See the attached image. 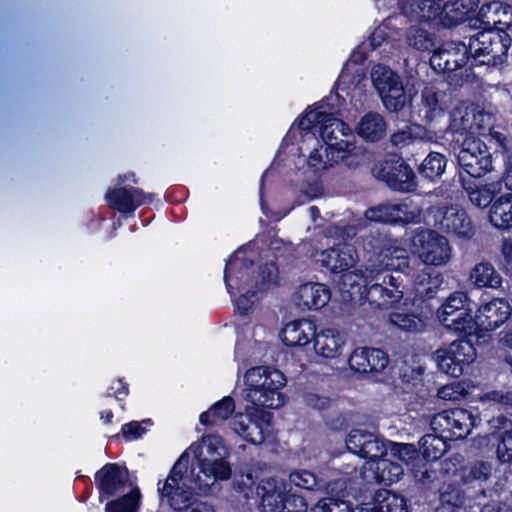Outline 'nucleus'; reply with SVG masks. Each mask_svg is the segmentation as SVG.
<instances>
[{
    "instance_id": "680f3d73",
    "label": "nucleus",
    "mask_w": 512,
    "mask_h": 512,
    "mask_svg": "<svg viewBox=\"0 0 512 512\" xmlns=\"http://www.w3.org/2000/svg\"><path fill=\"white\" fill-rule=\"evenodd\" d=\"M305 402L308 406L317 409L325 410L330 407L331 399L326 396H321L315 393H307L305 395Z\"/></svg>"
},
{
    "instance_id": "a878e982",
    "label": "nucleus",
    "mask_w": 512,
    "mask_h": 512,
    "mask_svg": "<svg viewBox=\"0 0 512 512\" xmlns=\"http://www.w3.org/2000/svg\"><path fill=\"white\" fill-rule=\"evenodd\" d=\"M315 332V325L311 321L299 319L287 323L280 332V338L287 347H303L310 343Z\"/></svg>"
},
{
    "instance_id": "72a5a7b5",
    "label": "nucleus",
    "mask_w": 512,
    "mask_h": 512,
    "mask_svg": "<svg viewBox=\"0 0 512 512\" xmlns=\"http://www.w3.org/2000/svg\"><path fill=\"white\" fill-rule=\"evenodd\" d=\"M489 221L499 230L512 228V192H504L496 198L489 210Z\"/></svg>"
},
{
    "instance_id": "4468645a",
    "label": "nucleus",
    "mask_w": 512,
    "mask_h": 512,
    "mask_svg": "<svg viewBox=\"0 0 512 512\" xmlns=\"http://www.w3.org/2000/svg\"><path fill=\"white\" fill-rule=\"evenodd\" d=\"M473 414L464 408H453L435 414L431 428L435 433H445L449 439H464L474 427Z\"/></svg>"
},
{
    "instance_id": "c85d7f7f",
    "label": "nucleus",
    "mask_w": 512,
    "mask_h": 512,
    "mask_svg": "<svg viewBox=\"0 0 512 512\" xmlns=\"http://www.w3.org/2000/svg\"><path fill=\"white\" fill-rule=\"evenodd\" d=\"M355 131L365 142L377 143L386 136L387 123L381 114L369 111L360 118Z\"/></svg>"
},
{
    "instance_id": "0eeeda50",
    "label": "nucleus",
    "mask_w": 512,
    "mask_h": 512,
    "mask_svg": "<svg viewBox=\"0 0 512 512\" xmlns=\"http://www.w3.org/2000/svg\"><path fill=\"white\" fill-rule=\"evenodd\" d=\"M372 171L377 180L384 182L393 191L411 193L418 188L414 170L398 154H388L374 165Z\"/></svg>"
},
{
    "instance_id": "0e129e2a",
    "label": "nucleus",
    "mask_w": 512,
    "mask_h": 512,
    "mask_svg": "<svg viewBox=\"0 0 512 512\" xmlns=\"http://www.w3.org/2000/svg\"><path fill=\"white\" fill-rule=\"evenodd\" d=\"M496 182L501 183V190L504 192H512V162H509L505 173Z\"/></svg>"
},
{
    "instance_id": "a19ab883",
    "label": "nucleus",
    "mask_w": 512,
    "mask_h": 512,
    "mask_svg": "<svg viewBox=\"0 0 512 512\" xmlns=\"http://www.w3.org/2000/svg\"><path fill=\"white\" fill-rule=\"evenodd\" d=\"M479 3L480 0H447L446 10L452 13L448 18L447 27L464 22L471 13L478 9Z\"/></svg>"
},
{
    "instance_id": "cd10ccee",
    "label": "nucleus",
    "mask_w": 512,
    "mask_h": 512,
    "mask_svg": "<svg viewBox=\"0 0 512 512\" xmlns=\"http://www.w3.org/2000/svg\"><path fill=\"white\" fill-rule=\"evenodd\" d=\"M312 340L315 353L326 359L338 357L346 342L343 334L330 328L315 332Z\"/></svg>"
},
{
    "instance_id": "f3484780",
    "label": "nucleus",
    "mask_w": 512,
    "mask_h": 512,
    "mask_svg": "<svg viewBox=\"0 0 512 512\" xmlns=\"http://www.w3.org/2000/svg\"><path fill=\"white\" fill-rule=\"evenodd\" d=\"M153 198L154 194L145 193L142 189L135 187L111 188L105 195L108 206L126 218L132 216L140 206L150 204Z\"/></svg>"
},
{
    "instance_id": "6e6d98bb",
    "label": "nucleus",
    "mask_w": 512,
    "mask_h": 512,
    "mask_svg": "<svg viewBox=\"0 0 512 512\" xmlns=\"http://www.w3.org/2000/svg\"><path fill=\"white\" fill-rule=\"evenodd\" d=\"M129 384L123 377L117 378L103 394L104 398L114 397L122 410L125 409L124 400L129 395Z\"/></svg>"
},
{
    "instance_id": "f704fd0d",
    "label": "nucleus",
    "mask_w": 512,
    "mask_h": 512,
    "mask_svg": "<svg viewBox=\"0 0 512 512\" xmlns=\"http://www.w3.org/2000/svg\"><path fill=\"white\" fill-rule=\"evenodd\" d=\"M412 12L418 14L419 18L426 22L439 19L447 26L448 18L452 13L446 10V1L443 0H413L410 3Z\"/></svg>"
},
{
    "instance_id": "de8ad7c7",
    "label": "nucleus",
    "mask_w": 512,
    "mask_h": 512,
    "mask_svg": "<svg viewBox=\"0 0 512 512\" xmlns=\"http://www.w3.org/2000/svg\"><path fill=\"white\" fill-rule=\"evenodd\" d=\"M439 501L435 512H462L463 510L464 497L457 488L449 486L447 490L442 491Z\"/></svg>"
},
{
    "instance_id": "37998d69",
    "label": "nucleus",
    "mask_w": 512,
    "mask_h": 512,
    "mask_svg": "<svg viewBox=\"0 0 512 512\" xmlns=\"http://www.w3.org/2000/svg\"><path fill=\"white\" fill-rule=\"evenodd\" d=\"M407 43L409 46L422 52H434L437 50L435 35L420 27L413 26L408 30Z\"/></svg>"
},
{
    "instance_id": "b1692460",
    "label": "nucleus",
    "mask_w": 512,
    "mask_h": 512,
    "mask_svg": "<svg viewBox=\"0 0 512 512\" xmlns=\"http://www.w3.org/2000/svg\"><path fill=\"white\" fill-rule=\"evenodd\" d=\"M287 492V484L283 480L270 477L262 479L257 487L256 494L260 497L262 512H277Z\"/></svg>"
},
{
    "instance_id": "423d86ee",
    "label": "nucleus",
    "mask_w": 512,
    "mask_h": 512,
    "mask_svg": "<svg viewBox=\"0 0 512 512\" xmlns=\"http://www.w3.org/2000/svg\"><path fill=\"white\" fill-rule=\"evenodd\" d=\"M363 248L368 254V261L379 271L404 272L409 268V258L403 255L404 250L379 232L366 236Z\"/></svg>"
},
{
    "instance_id": "ddd939ff",
    "label": "nucleus",
    "mask_w": 512,
    "mask_h": 512,
    "mask_svg": "<svg viewBox=\"0 0 512 512\" xmlns=\"http://www.w3.org/2000/svg\"><path fill=\"white\" fill-rule=\"evenodd\" d=\"M95 486L98 491L99 502L120 496L132 486L129 479V470L125 464L108 462L94 474Z\"/></svg>"
},
{
    "instance_id": "3c124183",
    "label": "nucleus",
    "mask_w": 512,
    "mask_h": 512,
    "mask_svg": "<svg viewBox=\"0 0 512 512\" xmlns=\"http://www.w3.org/2000/svg\"><path fill=\"white\" fill-rule=\"evenodd\" d=\"M493 466L486 461H476L462 475L463 482L470 484L475 481L485 482L492 476Z\"/></svg>"
},
{
    "instance_id": "13d9d810",
    "label": "nucleus",
    "mask_w": 512,
    "mask_h": 512,
    "mask_svg": "<svg viewBox=\"0 0 512 512\" xmlns=\"http://www.w3.org/2000/svg\"><path fill=\"white\" fill-rule=\"evenodd\" d=\"M372 433L360 430V429H353L350 431L346 438V446L347 449L355 454H360V448L364 447L366 442L371 439Z\"/></svg>"
},
{
    "instance_id": "8fccbe9b",
    "label": "nucleus",
    "mask_w": 512,
    "mask_h": 512,
    "mask_svg": "<svg viewBox=\"0 0 512 512\" xmlns=\"http://www.w3.org/2000/svg\"><path fill=\"white\" fill-rule=\"evenodd\" d=\"M349 146L350 144L344 140L336 143H327L325 147L326 161L324 162V168L333 167L340 162H347L350 156Z\"/></svg>"
},
{
    "instance_id": "a211bd4d",
    "label": "nucleus",
    "mask_w": 512,
    "mask_h": 512,
    "mask_svg": "<svg viewBox=\"0 0 512 512\" xmlns=\"http://www.w3.org/2000/svg\"><path fill=\"white\" fill-rule=\"evenodd\" d=\"M512 308L505 298H493L481 305L475 318V333L477 331L490 332L502 326L511 316Z\"/></svg>"
},
{
    "instance_id": "393cba45",
    "label": "nucleus",
    "mask_w": 512,
    "mask_h": 512,
    "mask_svg": "<svg viewBox=\"0 0 512 512\" xmlns=\"http://www.w3.org/2000/svg\"><path fill=\"white\" fill-rule=\"evenodd\" d=\"M354 248L346 243L323 250L318 261L331 273L339 274L349 270L355 263Z\"/></svg>"
},
{
    "instance_id": "2f4dec72",
    "label": "nucleus",
    "mask_w": 512,
    "mask_h": 512,
    "mask_svg": "<svg viewBox=\"0 0 512 512\" xmlns=\"http://www.w3.org/2000/svg\"><path fill=\"white\" fill-rule=\"evenodd\" d=\"M324 99L317 103L314 110H308L301 114L296 120L298 129L305 132H313L314 129L319 128L322 138L326 133L329 126L332 125L334 120L333 113L322 111Z\"/></svg>"
},
{
    "instance_id": "1a4fd4ad",
    "label": "nucleus",
    "mask_w": 512,
    "mask_h": 512,
    "mask_svg": "<svg viewBox=\"0 0 512 512\" xmlns=\"http://www.w3.org/2000/svg\"><path fill=\"white\" fill-rule=\"evenodd\" d=\"M371 80L386 110L398 113L405 107L407 95L402 80L389 66L375 65L371 70Z\"/></svg>"
},
{
    "instance_id": "774afa93",
    "label": "nucleus",
    "mask_w": 512,
    "mask_h": 512,
    "mask_svg": "<svg viewBox=\"0 0 512 512\" xmlns=\"http://www.w3.org/2000/svg\"><path fill=\"white\" fill-rule=\"evenodd\" d=\"M354 512H382V510L379 509L374 499L373 502L361 504Z\"/></svg>"
},
{
    "instance_id": "6e6552de",
    "label": "nucleus",
    "mask_w": 512,
    "mask_h": 512,
    "mask_svg": "<svg viewBox=\"0 0 512 512\" xmlns=\"http://www.w3.org/2000/svg\"><path fill=\"white\" fill-rule=\"evenodd\" d=\"M459 183L478 180L493 169L492 154L480 139L465 140L456 157Z\"/></svg>"
},
{
    "instance_id": "c03bdc74",
    "label": "nucleus",
    "mask_w": 512,
    "mask_h": 512,
    "mask_svg": "<svg viewBox=\"0 0 512 512\" xmlns=\"http://www.w3.org/2000/svg\"><path fill=\"white\" fill-rule=\"evenodd\" d=\"M489 9H493L492 21L491 17L484 22L485 25H491L492 29H501L504 31H512V7L501 2H493L489 5Z\"/></svg>"
},
{
    "instance_id": "e2e57ef3",
    "label": "nucleus",
    "mask_w": 512,
    "mask_h": 512,
    "mask_svg": "<svg viewBox=\"0 0 512 512\" xmlns=\"http://www.w3.org/2000/svg\"><path fill=\"white\" fill-rule=\"evenodd\" d=\"M387 38V34L382 29L376 28L369 36V46L371 50L379 48Z\"/></svg>"
},
{
    "instance_id": "ea45409f",
    "label": "nucleus",
    "mask_w": 512,
    "mask_h": 512,
    "mask_svg": "<svg viewBox=\"0 0 512 512\" xmlns=\"http://www.w3.org/2000/svg\"><path fill=\"white\" fill-rule=\"evenodd\" d=\"M447 162V157L444 154L431 151L419 165L418 173L422 178L430 182H437L444 174Z\"/></svg>"
},
{
    "instance_id": "2eb2a0df",
    "label": "nucleus",
    "mask_w": 512,
    "mask_h": 512,
    "mask_svg": "<svg viewBox=\"0 0 512 512\" xmlns=\"http://www.w3.org/2000/svg\"><path fill=\"white\" fill-rule=\"evenodd\" d=\"M473 52L469 49V42H450L441 48H437L430 58L431 65L438 67L444 73L454 72L465 66L472 65Z\"/></svg>"
},
{
    "instance_id": "7c9ffc66",
    "label": "nucleus",
    "mask_w": 512,
    "mask_h": 512,
    "mask_svg": "<svg viewBox=\"0 0 512 512\" xmlns=\"http://www.w3.org/2000/svg\"><path fill=\"white\" fill-rule=\"evenodd\" d=\"M402 297V290L390 289L383 284L374 283L368 287L365 286L364 298L375 309H390L398 304Z\"/></svg>"
},
{
    "instance_id": "58836bf2",
    "label": "nucleus",
    "mask_w": 512,
    "mask_h": 512,
    "mask_svg": "<svg viewBox=\"0 0 512 512\" xmlns=\"http://www.w3.org/2000/svg\"><path fill=\"white\" fill-rule=\"evenodd\" d=\"M235 410V401L231 396H224L199 416V422L205 427H212L227 420Z\"/></svg>"
},
{
    "instance_id": "79ce46f5",
    "label": "nucleus",
    "mask_w": 512,
    "mask_h": 512,
    "mask_svg": "<svg viewBox=\"0 0 512 512\" xmlns=\"http://www.w3.org/2000/svg\"><path fill=\"white\" fill-rule=\"evenodd\" d=\"M374 498L382 512H409L407 499L401 494L383 490L377 492Z\"/></svg>"
},
{
    "instance_id": "bb28decb",
    "label": "nucleus",
    "mask_w": 512,
    "mask_h": 512,
    "mask_svg": "<svg viewBox=\"0 0 512 512\" xmlns=\"http://www.w3.org/2000/svg\"><path fill=\"white\" fill-rule=\"evenodd\" d=\"M460 185L468 194L471 203L479 208L491 207L496 198L504 193L501 190V183L496 181L479 186L477 180L470 179Z\"/></svg>"
},
{
    "instance_id": "603ef678",
    "label": "nucleus",
    "mask_w": 512,
    "mask_h": 512,
    "mask_svg": "<svg viewBox=\"0 0 512 512\" xmlns=\"http://www.w3.org/2000/svg\"><path fill=\"white\" fill-rule=\"evenodd\" d=\"M377 470H381V473L377 475V478L381 482L396 483L404 475V470L401 464L393 463L392 461L382 459L377 462Z\"/></svg>"
},
{
    "instance_id": "338daca9",
    "label": "nucleus",
    "mask_w": 512,
    "mask_h": 512,
    "mask_svg": "<svg viewBox=\"0 0 512 512\" xmlns=\"http://www.w3.org/2000/svg\"><path fill=\"white\" fill-rule=\"evenodd\" d=\"M185 512H215L212 505L198 501L195 497V500L193 501V504H191L188 508V510H184Z\"/></svg>"
},
{
    "instance_id": "e433bc0d",
    "label": "nucleus",
    "mask_w": 512,
    "mask_h": 512,
    "mask_svg": "<svg viewBox=\"0 0 512 512\" xmlns=\"http://www.w3.org/2000/svg\"><path fill=\"white\" fill-rule=\"evenodd\" d=\"M469 280L479 289H498L503 282L501 274L495 269L494 265L488 261L475 264L470 270Z\"/></svg>"
},
{
    "instance_id": "a18cd8bd",
    "label": "nucleus",
    "mask_w": 512,
    "mask_h": 512,
    "mask_svg": "<svg viewBox=\"0 0 512 512\" xmlns=\"http://www.w3.org/2000/svg\"><path fill=\"white\" fill-rule=\"evenodd\" d=\"M389 322L399 330L408 333L421 332L425 325L420 316L408 312H392L389 315Z\"/></svg>"
},
{
    "instance_id": "5701e85b",
    "label": "nucleus",
    "mask_w": 512,
    "mask_h": 512,
    "mask_svg": "<svg viewBox=\"0 0 512 512\" xmlns=\"http://www.w3.org/2000/svg\"><path fill=\"white\" fill-rule=\"evenodd\" d=\"M330 299V288L318 282L304 283L294 294L295 304L303 310H319L327 305Z\"/></svg>"
},
{
    "instance_id": "7ed1b4c3",
    "label": "nucleus",
    "mask_w": 512,
    "mask_h": 512,
    "mask_svg": "<svg viewBox=\"0 0 512 512\" xmlns=\"http://www.w3.org/2000/svg\"><path fill=\"white\" fill-rule=\"evenodd\" d=\"M490 399L495 414L487 421L489 441L496 445V458L512 465V391H492Z\"/></svg>"
},
{
    "instance_id": "aec40b11",
    "label": "nucleus",
    "mask_w": 512,
    "mask_h": 512,
    "mask_svg": "<svg viewBox=\"0 0 512 512\" xmlns=\"http://www.w3.org/2000/svg\"><path fill=\"white\" fill-rule=\"evenodd\" d=\"M391 454L411 471L413 477L424 484L430 483L435 477V471L424 468L420 448L411 443H392Z\"/></svg>"
},
{
    "instance_id": "6ab92c4d",
    "label": "nucleus",
    "mask_w": 512,
    "mask_h": 512,
    "mask_svg": "<svg viewBox=\"0 0 512 512\" xmlns=\"http://www.w3.org/2000/svg\"><path fill=\"white\" fill-rule=\"evenodd\" d=\"M351 370L358 374H374L382 372L389 364L388 354L379 348H356L348 358Z\"/></svg>"
},
{
    "instance_id": "864d4df0",
    "label": "nucleus",
    "mask_w": 512,
    "mask_h": 512,
    "mask_svg": "<svg viewBox=\"0 0 512 512\" xmlns=\"http://www.w3.org/2000/svg\"><path fill=\"white\" fill-rule=\"evenodd\" d=\"M310 512H354L349 501L327 497L318 501Z\"/></svg>"
},
{
    "instance_id": "473e14b6",
    "label": "nucleus",
    "mask_w": 512,
    "mask_h": 512,
    "mask_svg": "<svg viewBox=\"0 0 512 512\" xmlns=\"http://www.w3.org/2000/svg\"><path fill=\"white\" fill-rule=\"evenodd\" d=\"M449 439L445 433L425 434L419 440V448L424 468L430 469L431 463L439 460L448 450Z\"/></svg>"
},
{
    "instance_id": "052dcab7",
    "label": "nucleus",
    "mask_w": 512,
    "mask_h": 512,
    "mask_svg": "<svg viewBox=\"0 0 512 512\" xmlns=\"http://www.w3.org/2000/svg\"><path fill=\"white\" fill-rule=\"evenodd\" d=\"M414 136L409 128L398 130L390 135V143L397 148H403L411 144Z\"/></svg>"
},
{
    "instance_id": "20e7f679",
    "label": "nucleus",
    "mask_w": 512,
    "mask_h": 512,
    "mask_svg": "<svg viewBox=\"0 0 512 512\" xmlns=\"http://www.w3.org/2000/svg\"><path fill=\"white\" fill-rule=\"evenodd\" d=\"M512 44L509 32L483 28L469 37V49L473 52V66L496 67L507 62Z\"/></svg>"
},
{
    "instance_id": "4d7b16f0",
    "label": "nucleus",
    "mask_w": 512,
    "mask_h": 512,
    "mask_svg": "<svg viewBox=\"0 0 512 512\" xmlns=\"http://www.w3.org/2000/svg\"><path fill=\"white\" fill-rule=\"evenodd\" d=\"M360 451L359 457L374 461L384 455V445L377 436L372 433L371 439L366 442L364 447L360 448Z\"/></svg>"
},
{
    "instance_id": "5fc2aeb1",
    "label": "nucleus",
    "mask_w": 512,
    "mask_h": 512,
    "mask_svg": "<svg viewBox=\"0 0 512 512\" xmlns=\"http://www.w3.org/2000/svg\"><path fill=\"white\" fill-rule=\"evenodd\" d=\"M308 504L302 495L287 489L283 503L277 512H307Z\"/></svg>"
},
{
    "instance_id": "c9c22d12",
    "label": "nucleus",
    "mask_w": 512,
    "mask_h": 512,
    "mask_svg": "<svg viewBox=\"0 0 512 512\" xmlns=\"http://www.w3.org/2000/svg\"><path fill=\"white\" fill-rule=\"evenodd\" d=\"M232 429L242 439L253 445H260L266 439L262 423L249 416L242 414L235 416L232 421Z\"/></svg>"
},
{
    "instance_id": "f257e3e1",
    "label": "nucleus",
    "mask_w": 512,
    "mask_h": 512,
    "mask_svg": "<svg viewBox=\"0 0 512 512\" xmlns=\"http://www.w3.org/2000/svg\"><path fill=\"white\" fill-rule=\"evenodd\" d=\"M442 273L428 268L420 272L414 281L413 303L421 309L425 318L436 311L441 325L459 335L475 333L472 301L467 292L454 291L439 305L437 293L443 284Z\"/></svg>"
},
{
    "instance_id": "4c0bfd02",
    "label": "nucleus",
    "mask_w": 512,
    "mask_h": 512,
    "mask_svg": "<svg viewBox=\"0 0 512 512\" xmlns=\"http://www.w3.org/2000/svg\"><path fill=\"white\" fill-rule=\"evenodd\" d=\"M142 494L140 488L135 485L120 496L108 499L104 512H139Z\"/></svg>"
},
{
    "instance_id": "4be33fe9",
    "label": "nucleus",
    "mask_w": 512,
    "mask_h": 512,
    "mask_svg": "<svg viewBox=\"0 0 512 512\" xmlns=\"http://www.w3.org/2000/svg\"><path fill=\"white\" fill-rule=\"evenodd\" d=\"M365 216L371 222L391 225L409 224L415 217L414 213L409 211V206L405 203H388L371 207L367 209Z\"/></svg>"
},
{
    "instance_id": "69168bd1",
    "label": "nucleus",
    "mask_w": 512,
    "mask_h": 512,
    "mask_svg": "<svg viewBox=\"0 0 512 512\" xmlns=\"http://www.w3.org/2000/svg\"><path fill=\"white\" fill-rule=\"evenodd\" d=\"M501 253L503 255L505 264L512 270V239H503L501 245Z\"/></svg>"
},
{
    "instance_id": "dca6fc26",
    "label": "nucleus",
    "mask_w": 512,
    "mask_h": 512,
    "mask_svg": "<svg viewBox=\"0 0 512 512\" xmlns=\"http://www.w3.org/2000/svg\"><path fill=\"white\" fill-rule=\"evenodd\" d=\"M199 471L192 482L196 483L198 492L203 495L212 493V487L217 481H226L232 475V468L224 458L215 459L196 457Z\"/></svg>"
},
{
    "instance_id": "09e8293b",
    "label": "nucleus",
    "mask_w": 512,
    "mask_h": 512,
    "mask_svg": "<svg viewBox=\"0 0 512 512\" xmlns=\"http://www.w3.org/2000/svg\"><path fill=\"white\" fill-rule=\"evenodd\" d=\"M289 481L295 487L307 491H316L323 487V480L314 472L305 469L291 472L289 474Z\"/></svg>"
},
{
    "instance_id": "9b49d317",
    "label": "nucleus",
    "mask_w": 512,
    "mask_h": 512,
    "mask_svg": "<svg viewBox=\"0 0 512 512\" xmlns=\"http://www.w3.org/2000/svg\"><path fill=\"white\" fill-rule=\"evenodd\" d=\"M236 261H227L224 269V282L227 292L231 297L240 293L235 301V306L240 315L246 316L252 310L257 299V293L260 292L253 287V280L249 277V267L245 265V270L234 269Z\"/></svg>"
},
{
    "instance_id": "49530a36",
    "label": "nucleus",
    "mask_w": 512,
    "mask_h": 512,
    "mask_svg": "<svg viewBox=\"0 0 512 512\" xmlns=\"http://www.w3.org/2000/svg\"><path fill=\"white\" fill-rule=\"evenodd\" d=\"M421 99L426 121L431 122L444 114L445 108L439 101V93L433 88L425 87L422 90Z\"/></svg>"
},
{
    "instance_id": "9d476101",
    "label": "nucleus",
    "mask_w": 512,
    "mask_h": 512,
    "mask_svg": "<svg viewBox=\"0 0 512 512\" xmlns=\"http://www.w3.org/2000/svg\"><path fill=\"white\" fill-rule=\"evenodd\" d=\"M476 355L474 344L466 338L455 340L435 352L439 370L453 378H459Z\"/></svg>"
},
{
    "instance_id": "f8f14e48",
    "label": "nucleus",
    "mask_w": 512,
    "mask_h": 512,
    "mask_svg": "<svg viewBox=\"0 0 512 512\" xmlns=\"http://www.w3.org/2000/svg\"><path fill=\"white\" fill-rule=\"evenodd\" d=\"M413 246L424 264L427 265L421 272L430 266L445 265L451 257V248L447 238L435 230H421L413 238ZM431 269H434L431 267Z\"/></svg>"
},
{
    "instance_id": "39448f33",
    "label": "nucleus",
    "mask_w": 512,
    "mask_h": 512,
    "mask_svg": "<svg viewBox=\"0 0 512 512\" xmlns=\"http://www.w3.org/2000/svg\"><path fill=\"white\" fill-rule=\"evenodd\" d=\"M248 385L246 400L253 406L276 409L280 406L282 394L280 389L285 385L283 373L267 366H257L246 373Z\"/></svg>"
},
{
    "instance_id": "c756f323",
    "label": "nucleus",
    "mask_w": 512,
    "mask_h": 512,
    "mask_svg": "<svg viewBox=\"0 0 512 512\" xmlns=\"http://www.w3.org/2000/svg\"><path fill=\"white\" fill-rule=\"evenodd\" d=\"M245 265L249 267V277L248 279L253 280V287L260 292L266 291L272 285L277 284L278 282V266L275 262H266L259 266L258 272L252 270L254 262L251 259H244L241 262L240 266H235L234 269H242L245 270ZM247 279V277H245Z\"/></svg>"
},
{
    "instance_id": "f03ea898",
    "label": "nucleus",
    "mask_w": 512,
    "mask_h": 512,
    "mask_svg": "<svg viewBox=\"0 0 512 512\" xmlns=\"http://www.w3.org/2000/svg\"><path fill=\"white\" fill-rule=\"evenodd\" d=\"M189 455L183 452L171 467L165 479L157 482L159 500L166 503L173 511L183 512L193 504L195 497L201 495L198 492L194 478V468L188 472Z\"/></svg>"
},
{
    "instance_id": "bf43d9fd",
    "label": "nucleus",
    "mask_w": 512,
    "mask_h": 512,
    "mask_svg": "<svg viewBox=\"0 0 512 512\" xmlns=\"http://www.w3.org/2000/svg\"><path fill=\"white\" fill-rule=\"evenodd\" d=\"M121 433L127 441H132L141 438L146 429L138 421H131L122 425Z\"/></svg>"
},
{
    "instance_id": "412c9836",
    "label": "nucleus",
    "mask_w": 512,
    "mask_h": 512,
    "mask_svg": "<svg viewBox=\"0 0 512 512\" xmlns=\"http://www.w3.org/2000/svg\"><path fill=\"white\" fill-rule=\"evenodd\" d=\"M439 228L463 240H470L475 235V227L468 213L463 208L453 205L443 211Z\"/></svg>"
}]
</instances>
